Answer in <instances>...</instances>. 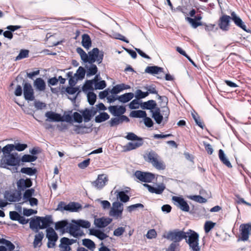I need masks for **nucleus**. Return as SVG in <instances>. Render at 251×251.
Here are the masks:
<instances>
[{"mask_svg": "<svg viewBox=\"0 0 251 251\" xmlns=\"http://www.w3.org/2000/svg\"><path fill=\"white\" fill-rule=\"evenodd\" d=\"M38 216L35 218H32L29 222V227L32 230H36L35 232H38V229H41L40 221L37 218Z\"/></svg>", "mask_w": 251, "mask_h": 251, "instance_id": "nucleus-34", "label": "nucleus"}, {"mask_svg": "<svg viewBox=\"0 0 251 251\" xmlns=\"http://www.w3.org/2000/svg\"><path fill=\"white\" fill-rule=\"evenodd\" d=\"M87 99L90 105H93L96 100L97 96L93 92H89L87 95Z\"/></svg>", "mask_w": 251, "mask_h": 251, "instance_id": "nucleus-56", "label": "nucleus"}, {"mask_svg": "<svg viewBox=\"0 0 251 251\" xmlns=\"http://www.w3.org/2000/svg\"><path fill=\"white\" fill-rule=\"evenodd\" d=\"M185 20L191 24L194 28H197L199 26L202 25L203 24L200 22H198L195 18L190 17H186Z\"/></svg>", "mask_w": 251, "mask_h": 251, "instance_id": "nucleus-50", "label": "nucleus"}, {"mask_svg": "<svg viewBox=\"0 0 251 251\" xmlns=\"http://www.w3.org/2000/svg\"><path fill=\"white\" fill-rule=\"evenodd\" d=\"M109 118V115L106 112H103L96 116L95 121L97 123H100L107 120Z\"/></svg>", "mask_w": 251, "mask_h": 251, "instance_id": "nucleus-37", "label": "nucleus"}, {"mask_svg": "<svg viewBox=\"0 0 251 251\" xmlns=\"http://www.w3.org/2000/svg\"><path fill=\"white\" fill-rule=\"evenodd\" d=\"M37 169L35 168L24 167L21 170V172L30 176L35 175L37 173Z\"/></svg>", "mask_w": 251, "mask_h": 251, "instance_id": "nucleus-44", "label": "nucleus"}, {"mask_svg": "<svg viewBox=\"0 0 251 251\" xmlns=\"http://www.w3.org/2000/svg\"><path fill=\"white\" fill-rule=\"evenodd\" d=\"M66 92L70 95H74L75 94L76 92L78 91V93L77 95L79 94L80 92V91L79 90V87H74V86H68L65 89Z\"/></svg>", "mask_w": 251, "mask_h": 251, "instance_id": "nucleus-57", "label": "nucleus"}, {"mask_svg": "<svg viewBox=\"0 0 251 251\" xmlns=\"http://www.w3.org/2000/svg\"><path fill=\"white\" fill-rule=\"evenodd\" d=\"M82 45L86 49L88 50L92 46V41L90 36L87 34L82 35Z\"/></svg>", "mask_w": 251, "mask_h": 251, "instance_id": "nucleus-33", "label": "nucleus"}, {"mask_svg": "<svg viewBox=\"0 0 251 251\" xmlns=\"http://www.w3.org/2000/svg\"><path fill=\"white\" fill-rule=\"evenodd\" d=\"M82 244L91 251H94L96 246L95 243L89 239H84L82 240Z\"/></svg>", "mask_w": 251, "mask_h": 251, "instance_id": "nucleus-43", "label": "nucleus"}, {"mask_svg": "<svg viewBox=\"0 0 251 251\" xmlns=\"http://www.w3.org/2000/svg\"><path fill=\"white\" fill-rule=\"evenodd\" d=\"M231 20L234 23V24L238 27L242 29L245 31L249 32L250 30L247 29V26L243 22L242 19L236 14L234 11L231 13L230 16Z\"/></svg>", "mask_w": 251, "mask_h": 251, "instance_id": "nucleus-15", "label": "nucleus"}, {"mask_svg": "<svg viewBox=\"0 0 251 251\" xmlns=\"http://www.w3.org/2000/svg\"><path fill=\"white\" fill-rule=\"evenodd\" d=\"M187 233L178 229L170 230L163 235V237L172 241L166 249V251H179V242L183 239H186Z\"/></svg>", "mask_w": 251, "mask_h": 251, "instance_id": "nucleus-1", "label": "nucleus"}, {"mask_svg": "<svg viewBox=\"0 0 251 251\" xmlns=\"http://www.w3.org/2000/svg\"><path fill=\"white\" fill-rule=\"evenodd\" d=\"M14 149V145L8 144L2 148V152L4 154H10V152Z\"/></svg>", "mask_w": 251, "mask_h": 251, "instance_id": "nucleus-59", "label": "nucleus"}, {"mask_svg": "<svg viewBox=\"0 0 251 251\" xmlns=\"http://www.w3.org/2000/svg\"><path fill=\"white\" fill-rule=\"evenodd\" d=\"M215 224L211 221H206L204 224V228L205 233H208L214 226Z\"/></svg>", "mask_w": 251, "mask_h": 251, "instance_id": "nucleus-60", "label": "nucleus"}, {"mask_svg": "<svg viewBox=\"0 0 251 251\" xmlns=\"http://www.w3.org/2000/svg\"><path fill=\"white\" fill-rule=\"evenodd\" d=\"M189 199L200 203H203L207 202V199L200 195H191L188 197Z\"/></svg>", "mask_w": 251, "mask_h": 251, "instance_id": "nucleus-47", "label": "nucleus"}, {"mask_svg": "<svg viewBox=\"0 0 251 251\" xmlns=\"http://www.w3.org/2000/svg\"><path fill=\"white\" fill-rule=\"evenodd\" d=\"M32 181L30 178H20L17 182V191L22 193L32 185Z\"/></svg>", "mask_w": 251, "mask_h": 251, "instance_id": "nucleus-13", "label": "nucleus"}, {"mask_svg": "<svg viewBox=\"0 0 251 251\" xmlns=\"http://www.w3.org/2000/svg\"><path fill=\"white\" fill-rule=\"evenodd\" d=\"M157 236L156 231L154 229H151L148 230L146 237L148 239H151L155 238Z\"/></svg>", "mask_w": 251, "mask_h": 251, "instance_id": "nucleus-64", "label": "nucleus"}, {"mask_svg": "<svg viewBox=\"0 0 251 251\" xmlns=\"http://www.w3.org/2000/svg\"><path fill=\"white\" fill-rule=\"evenodd\" d=\"M90 66L89 68H87V76H92L95 75L98 72V68L95 64L93 63L90 64Z\"/></svg>", "mask_w": 251, "mask_h": 251, "instance_id": "nucleus-45", "label": "nucleus"}, {"mask_svg": "<svg viewBox=\"0 0 251 251\" xmlns=\"http://www.w3.org/2000/svg\"><path fill=\"white\" fill-rule=\"evenodd\" d=\"M152 118L155 120L157 124H160L163 120V116L160 113V108L157 107L154 111L151 110Z\"/></svg>", "mask_w": 251, "mask_h": 251, "instance_id": "nucleus-30", "label": "nucleus"}, {"mask_svg": "<svg viewBox=\"0 0 251 251\" xmlns=\"http://www.w3.org/2000/svg\"><path fill=\"white\" fill-rule=\"evenodd\" d=\"M128 190L119 191L116 190L115 193H117V197L120 199V200L123 202H126L129 200V197L126 195V193H128Z\"/></svg>", "mask_w": 251, "mask_h": 251, "instance_id": "nucleus-31", "label": "nucleus"}, {"mask_svg": "<svg viewBox=\"0 0 251 251\" xmlns=\"http://www.w3.org/2000/svg\"><path fill=\"white\" fill-rule=\"evenodd\" d=\"M112 221V219L110 218L101 217L100 218L95 219L94 221V224L98 228H103L110 224Z\"/></svg>", "mask_w": 251, "mask_h": 251, "instance_id": "nucleus-21", "label": "nucleus"}, {"mask_svg": "<svg viewBox=\"0 0 251 251\" xmlns=\"http://www.w3.org/2000/svg\"><path fill=\"white\" fill-rule=\"evenodd\" d=\"M44 235L42 232H40L38 234L35 235V238L33 243V246L35 248H36L38 246V244L40 243V245L39 246L40 247L41 246V242L44 238Z\"/></svg>", "mask_w": 251, "mask_h": 251, "instance_id": "nucleus-40", "label": "nucleus"}, {"mask_svg": "<svg viewBox=\"0 0 251 251\" xmlns=\"http://www.w3.org/2000/svg\"><path fill=\"white\" fill-rule=\"evenodd\" d=\"M113 38L124 41L126 43H129V41L123 35L119 33H115L113 34Z\"/></svg>", "mask_w": 251, "mask_h": 251, "instance_id": "nucleus-63", "label": "nucleus"}, {"mask_svg": "<svg viewBox=\"0 0 251 251\" xmlns=\"http://www.w3.org/2000/svg\"><path fill=\"white\" fill-rule=\"evenodd\" d=\"M29 50H27L22 49L20 51L18 55L15 58V60H20L24 58H25L28 57Z\"/></svg>", "mask_w": 251, "mask_h": 251, "instance_id": "nucleus-49", "label": "nucleus"}, {"mask_svg": "<svg viewBox=\"0 0 251 251\" xmlns=\"http://www.w3.org/2000/svg\"><path fill=\"white\" fill-rule=\"evenodd\" d=\"M37 158V157L35 155L25 154L22 157L21 161L23 162H32L35 161Z\"/></svg>", "mask_w": 251, "mask_h": 251, "instance_id": "nucleus-46", "label": "nucleus"}, {"mask_svg": "<svg viewBox=\"0 0 251 251\" xmlns=\"http://www.w3.org/2000/svg\"><path fill=\"white\" fill-rule=\"evenodd\" d=\"M231 20L230 16L223 15L219 19L218 27L223 31H227L229 29V23Z\"/></svg>", "mask_w": 251, "mask_h": 251, "instance_id": "nucleus-14", "label": "nucleus"}, {"mask_svg": "<svg viewBox=\"0 0 251 251\" xmlns=\"http://www.w3.org/2000/svg\"><path fill=\"white\" fill-rule=\"evenodd\" d=\"M69 224L68 220L58 221L55 224V229L60 231L62 234L68 232Z\"/></svg>", "mask_w": 251, "mask_h": 251, "instance_id": "nucleus-20", "label": "nucleus"}, {"mask_svg": "<svg viewBox=\"0 0 251 251\" xmlns=\"http://www.w3.org/2000/svg\"><path fill=\"white\" fill-rule=\"evenodd\" d=\"M79 112L82 114V118H83L84 121L85 123H87L91 120L92 116L90 114L89 109L86 108L84 110H80Z\"/></svg>", "mask_w": 251, "mask_h": 251, "instance_id": "nucleus-41", "label": "nucleus"}, {"mask_svg": "<svg viewBox=\"0 0 251 251\" xmlns=\"http://www.w3.org/2000/svg\"><path fill=\"white\" fill-rule=\"evenodd\" d=\"M85 73L86 71L85 69L80 66L76 71V73L74 74V76L77 77V79L79 80L82 79L85 76Z\"/></svg>", "mask_w": 251, "mask_h": 251, "instance_id": "nucleus-48", "label": "nucleus"}, {"mask_svg": "<svg viewBox=\"0 0 251 251\" xmlns=\"http://www.w3.org/2000/svg\"><path fill=\"white\" fill-rule=\"evenodd\" d=\"M251 232V224H242L239 226L240 235L237 239V241H247L249 240L250 234Z\"/></svg>", "mask_w": 251, "mask_h": 251, "instance_id": "nucleus-5", "label": "nucleus"}, {"mask_svg": "<svg viewBox=\"0 0 251 251\" xmlns=\"http://www.w3.org/2000/svg\"><path fill=\"white\" fill-rule=\"evenodd\" d=\"M164 69L162 67H158L157 66H148L145 70V72L148 74H150L152 75L158 74L159 73L163 72Z\"/></svg>", "mask_w": 251, "mask_h": 251, "instance_id": "nucleus-27", "label": "nucleus"}, {"mask_svg": "<svg viewBox=\"0 0 251 251\" xmlns=\"http://www.w3.org/2000/svg\"><path fill=\"white\" fill-rule=\"evenodd\" d=\"M172 200L174 201L175 204L182 211H189V205L183 198L177 196H173Z\"/></svg>", "mask_w": 251, "mask_h": 251, "instance_id": "nucleus-11", "label": "nucleus"}, {"mask_svg": "<svg viewBox=\"0 0 251 251\" xmlns=\"http://www.w3.org/2000/svg\"><path fill=\"white\" fill-rule=\"evenodd\" d=\"M97 76L98 75H96L95 77V78H96ZM94 84L96 89H103L106 86V84L104 80H100L99 82H98L95 80V79H94Z\"/></svg>", "mask_w": 251, "mask_h": 251, "instance_id": "nucleus-51", "label": "nucleus"}, {"mask_svg": "<svg viewBox=\"0 0 251 251\" xmlns=\"http://www.w3.org/2000/svg\"><path fill=\"white\" fill-rule=\"evenodd\" d=\"M219 157L221 162L227 166L229 168H232V165L228 160V159L226 156L224 151L223 150L220 149L219 151Z\"/></svg>", "mask_w": 251, "mask_h": 251, "instance_id": "nucleus-35", "label": "nucleus"}, {"mask_svg": "<svg viewBox=\"0 0 251 251\" xmlns=\"http://www.w3.org/2000/svg\"><path fill=\"white\" fill-rule=\"evenodd\" d=\"M46 237L48 242L47 247L48 248H53L58 240V236L52 227H48L46 229Z\"/></svg>", "mask_w": 251, "mask_h": 251, "instance_id": "nucleus-7", "label": "nucleus"}, {"mask_svg": "<svg viewBox=\"0 0 251 251\" xmlns=\"http://www.w3.org/2000/svg\"><path fill=\"white\" fill-rule=\"evenodd\" d=\"M116 117L111 118L108 122L109 126L111 127L117 126L123 122H129V119L126 115L121 116H116Z\"/></svg>", "mask_w": 251, "mask_h": 251, "instance_id": "nucleus-18", "label": "nucleus"}, {"mask_svg": "<svg viewBox=\"0 0 251 251\" xmlns=\"http://www.w3.org/2000/svg\"><path fill=\"white\" fill-rule=\"evenodd\" d=\"M23 95L25 99L27 101H32L35 99L34 92L31 84L25 80H23Z\"/></svg>", "mask_w": 251, "mask_h": 251, "instance_id": "nucleus-8", "label": "nucleus"}, {"mask_svg": "<svg viewBox=\"0 0 251 251\" xmlns=\"http://www.w3.org/2000/svg\"><path fill=\"white\" fill-rule=\"evenodd\" d=\"M33 85L36 90L39 91H43L46 89V83L42 78H36L33 82Z\"/></svg>", "mask_w": 251, "mask_h": 251, "instance_id": "nucleus-28", "label": "nucleus"}, {"mask_svg": "<svg viewBox=\"0 0 251 251\" xmlns=\"http://www.w3.org/2000/svg\"><path fill=\"white\" fill-rule=\"evenodd\" d=\"M70 245L65 237H62L60 239V244L59 245V247L62 249L63 251H70L71 248L70 247Z\"/></svg>", "mask_w": 251, "mask_h": 251, "instance_id": "nucleus-38", "label": "nucleus"}, {"mask_svg": "<svg viewBox=\"0 0 251 251\" xmlns=\"http://www.w3.org/2000/svg\"><path fill=\"white\" fill-rule=\"evenodd\" d=\"M94 83V80H87L86 81L85 85L82 87V90L83 91H87L89 90H93V84Z\"/></svg>", "mask_w": 251, "mask_h": 251, "instance_id": "nucleus-53", "label": "nucleus"}, {"mask_svg": "<svg viewBox=\"0 0 251 251\" xmlns=\"http://www.w3.org/2000/svg\"><path fill=\"white\" fill-rule=\"evenodd\" d=\"M186 233H187V238L185 239L186 242L188 243L190 248L192 249L193 251H200V248L199 246V234L191 229Z\"/></svg>", "mask_w": 251, "mask_h": 251, "instance_id": "nucleus-2", "label": "nucleus"}, {"mask_svg": "<svg viewBox=\"0 0 251 251\" xmlns=\"http://www.w3.org/2000/svg\"><path fill=\"white\" fill-rule=\"evenodd\" d=\"M103 56V52L100 51L98 48H95L88 52L86 60L89 64L94 63L96 61L98 64H100L102 61Z\"/></svg>", "mask_w": 251, "mask_h": 251, "instance_id": "nucleus-4", "label": "nucleus"}, {"mask_svg": "<svg viewBox=\"0 0 251 251\" xmlns=\"http://www.w3.org/2000/svg\"><path fill=\"white\" fill-rule=\"evenodd\" d=\"M76 222L78 224L79 227H81L84 228H88L91 226L90 223L86 220H76Z\"/></svg>", "mask_w": 251, "mask_h": 251, "instance_id": "nucleus-55", "label": "nucleus"}, {"mask_svg": "<svg viewBox=\"0 0 251 251\" xmlns=\"http://www.w3.org/2000/svg\"><path fill=\"white\" fill-rule=\"evenodd\" d=\"M130 88V86L129 85L126 84L125 83H121L120 84H117L116 86H114L111 91V93L112 94L116 95L119 93L120 92L122 91L123 90L128 89Z\"/></svg>", "mask_w": 251, "mask_h": 251, "instance_id": "nucleus-29", "label": "nucleus"}, {"mask_svg": "<svg viewBox=\"0 0 251 251\" xmlns=\"http://www.w3.org/2000/svg\"><path fill=\"white\" fill-rule=\"evenodd\" d=\"M147 157L148 161L151 162L157 169L163 170L165 169L166 166L163 162L158 160V155L155 151H150L147 154Z\"/></svg>", "mask_w": 251, "mask_h": 251, "instance_id": "nucleus-6", "label": "nucleus"}, {"mask_svg": "<svg viewBox=\"0 0 251 251\" xmlns=\"http://www.w3.org/2000/svg\"><path fill=\"white\" fill-rule=\"evenodd\" d=\"M45 116L47 118V121L51 122H64V119L60 114L56 113L52 111H48L45 114Z\"/></svg>", "mask_w": 251, "mask_h": 251, "instance_id": "nucleus-19", "label": "nucleus"}, {"mask_svg": "<svg viewBox=\"0 0 251 251\" xmlns=\"http://www.w3.org/2000/svg\"><path fill=\"white\" fill-rule=\"evenodd\" d=\"M126 138L128 140L132 141H143L142 138L138 137L133 132H128L126 136Z\"/></svg>", "mask_w": 251, "mask_h": 251, "instance_id": "nucleus-52", "label": "nucleus"}, {"mask_svg": "<svg viewBox=\"0 0 251 251\" xmlns=\"http://www.w3.org/2000/svg\"><path fill=\"white\" fill-rule=\"evenodd\" d=\"M74 121L77 123H81L83 121L82 115L77 112H75L73 114Z\"/></svg>", "mask_w": 251, "mask_h": 251, "instance_id": "nucleus-62", "label": "nucleus"}, {"mask_svg": "<svg viewBox=\"0 0 251 251\" xmlns=\"http://www.w3.org/2000/svg\"><path fill=\"white\" fill-rule=\"evenodd\" d=\"M35 190L34 188L28 189L25 190V192L23 195V199L25 201L29 200L30 199L32 198V196H34Z\"/></svg>", "mask_w": 251, "mask_h": 251, "instance_id": "nucleus-42", "label": "nucleus"}, {"mask_svg": "<svg viewBox=\"0 0 251 251\" xmlns=\"http://www.w3.org/2000/svg\"><path fill=\"white\" fill-rule=\"evenodd\" d=\"M72 223L73 224H69L68 232L72 236L74 237H76L77 235L75 234L76 232L79 230L78 224L76 222V220H73Z\"/></svg>", "mask_w": 251, "mask_h": 251, "instance_id": "nucleus-25", "label": "nucleus"}, {"mask_svg": "<svg viewBox=\"0 0 251 251\" xmlns=\"http://www.w3.org/2000/svg\"><path fill=\"white\" fill-rule=\"evenodd\" d=\"M134 175L141 181L146 183L151 182L155 177L154 175L152 173L140 171H136Z\"/></svg>", "mask_w": 251, "mask_h": 251, "instance_id": "nucleus-10", "label": "nucleus"}, {"mask_svg": "<svg viewBox=\"0 0 251 251\" xmlns=\"http://www.w3.org/2000/svg\"><path fill=\"white\" fill-rule=\"evenodd\" d=\"M21 159L17 156V153H11L6 159V163L9 166H16L19 165Z\"/></svg>", "mask_w": 251, "mask_h": 251, "instance_id": "nucleus-23", "label": "nucleus"}, {"mask_svg": "<svg viewBox=\"0 0 251 251\" xmlns=\"http://www.w3.org/2000/svg\"><path fill=\"white\" fill-rule=\"evenodd\" d=\"M37 218L40 220L41 225V229L48 228L49 226L52 224L53 221L52 216L51 215H46L45 217H37Z\"/></svg>", "mask_w": 251, "mask_h": 251, "instance_id": "nucleus-22", "label": "nucleus"}, {"mask_svg": "<svg viewBox=\"0 0 251 251\" xmlns=\"http://www.w3.org/2000/svg\"><path fill=\"white\" fill-rule=\"evenodd\" d=\"M143 144V141H139L135 143L129 142L124 147V151H126L134 150L142 146Z\"/></svg>", "mask_w": 251, "mask_h": 251, "instance_id": "nucleus-26", "label": "nucleus"}, {"mask_svg": "<svg viewBox=\"0 0 251 251\" xmlns=\"http://www.w3.org/2000/svg\"><path fill=\"white\" fill-rule=\"evenodd\" d=\"M82 209V205L76 202H70L66 204L64 201H60L57 205L56 211L63 212L67 211L70 212H76Z\"/></svg>", "mask_w": 251, "mask_h": 251, "instance_id": "nucleus-3", "label": "nucleus"}, {"mask_svg": "<svg viewBox=\"0 0 251 251\" xmlns=\"http://www.w3.org/2000/svg\"><path fill=\"white\" fill-rule=\"evenodd\" d=\"M108 178L107 175L105 174L99 175L95 181L92 182V185L93 187L98 190L102 189L106 183L108 182Z\"/></svg>", "mask_w": 251, "mask_h": 251, "instance_id": "nucleus-12", "label": "nucleus"}, {"mask_svg": "<svg viewBox=\"0 0 251 251\" xmlns=\"http://www.w3.org/2000/svg\"><path fill=\"white\" fill-rule=\"evenodd\" d=\"M109 112L114 116H121L126 112V109L124 106L113 105L108 107Z\"/></svg>", "mask_w": 251, "mask_h": 251, "instance_id": "nucleus-17", "label": "nucleus"}, {"mask_svg": "<svg viewBox=\"0 0 251 251\" xmlns=\"http://www.w3.org/2000/svg\"><path fill=\"white\" fill-rule=\"evenodd\" d=\"M156 106V103L155 101L152 100L141 103V107L142 109L151 110V111L154 109Z\"/></svg>", "mask_w": 251, "mask_h": 251, "instance_id": "nucleus-32", "label": "nucleus"}, {"mask_svg": "<svg viewBox=\"0 0 251 251\" xmlns=\"http://www.w3.org/2000/svg\"><path fill=\"white\" fill-rule=\"evenodd\" d=\"M149 95L148 92H142L141 90H137L135 92V97L137 100L143 99Z\"/></svg>", "mask_w": 251, "mask_h": 251, "instance_id": "nucleus-58", "label": "nucleus"}, {"mask_svg": "<svg viewBox=\"0 0 251 251\" xmlns=\"http://www.w3.org/2000/svg\"><path fill=\"white\" fill-rule=\"evenodd\" d=\"M130 116L133 118H144L147 116V113L145 111L138 110L132 111L130 113Z\"/></svg>", "mask_w": 251, "mask_h": 251, "instance_id": "nucleus-39", "label": "nucleus"}, {"mask_svg": "<svg viewBox=\"0 0 251 251\" xmlns=\"http://www.w3.org/2000/svg\"><path fill=\"white\" fill-rule=\"evenodd\" d=\"M22 199V193L15 190L14 192L7 193L6 199L10 202H18Z\"/></svg>", "mask_w": 251, "mask_h": 251, "instance_id": "nucleus-24", "label": "nucleus"}, {"mask_svg": "<svg viewBox=\"0 0 251 251\" xmlns=\"http://www.w3.org/2000/svg\"><path fill=\"white\" fill-rule=\"evenodd\" d=\"M143 185L148 189L150 193L156 194H161L166 188V186L164 183L157 184L156 187L152 186L147 183L144 184Z\"/></svg>", "mask_w": 251, "mask_h": 251, "instance_id": "nucleus-16", "label": "nucleus"}, {"mask_svg": "<svg viewBox=\"0 0 251 251\" xmlns=\"http://www.w3.org/2000/svg\"><path fill=\"white\" fill-rule=\"evenodd\" d=\"M203 25H204L205 26V30L206 31H216L218 29V27L217 26H216V25L215 24H206V23H202Z\"/></svg>", "mask_w": 251, "mask_h": 251, "instance_id": "nucleus-61", "label": "nucleus"}, {"mask_svg": "<svg viewBox=\"0 0 251 251\" xmlns=\"http://www.w3.org/2000/svg\"><path fill=\"white\" fill-rule=\"evenodd\" d=\"M76 52L78 53L81 57V60L84 63H87V54L84 51V50L80 47H78L76 49Z\"/></svg>", "mask_w": 251, "mask_h": 251, "instance_id": "nucleus-54", "label": "nucleus"}, {"mask_svg": "<svg viewBox=\"0 0 251 251\" xmlns=\"http://www.w3.org/2000/svg\"><path fill=\"white\" fill-rule=\"evenodd\" d=\"M123 205V204L118 201L114 202L109 212V215L116 219L122 217L124 209Z\"/></svg>", "mask_w": 251, "mask_h": 251, "instance_id": "nucleus-9", "label": "nucleus"}, {"mask_svg": "<svg viewBox=\"0 0 251 251\" xmlns=\"http://www.w3.org/2000/svg\"><path fill=\"white\" fill-rule=\"evenodd\" d=\"M134 94L131 92L126 93L118 96L117 100L121 102L126 103L130 101L134 97Z\"/></svg>", "mask_w": 251, "mask_h": 251, "instance_id": "nucleus-36", "label": "nucleus"}]
</instances>
